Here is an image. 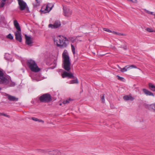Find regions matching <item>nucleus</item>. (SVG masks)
<instances>
[{
	"label": "nucleus",
	"instance_id": "f03ea898",
	"mask_svg": "<svg viewBox=\"0 0 155 155\" xmlns=\"http://www.w3.org/2000/svg\"><path fill=\"white\" fill-rule=\"evenodd\" d=\"M54 41L58 47L62 48H66L68 42L66 37L61 35L58 36L56 38H54Z\"/></svg>",
	"mask_w": 155,
	"mask_h": 155
},
{
	"label": "nucleus",
	"instance_id": "c03bdc74",
	"mask_svg": "<svg viewBox=\"0 0 155 155\" xmlns=\"http://www.w3.org/2000/svg\"><path fill=\"white\" fill-rule=\"evenodd\" d=\"M154 15H155V16H154V17H155V14Z\"/></svg>",
	"mask_w": 155,
	"mask_h": 155
},
{
	"label": "nucleus",
	"instance_id": "c9c22d12",
	"mask_svg": "<svg viewBox=\"0 0 155 155\" xmlns=\"http://www.w3.org/2000/svg\"><path fill=\"white\" fill-rule=\"evenodd\" d=\"M25 9H26V10L27 11V12H29V8L27 6L26 7V8Z\"/></svg>",
	"mask_w": 155,
	"mask_h": 155
},
{
	"label": "nucleus",
	"instance_id": "a19ab883",
	"mask_svg": "<svg viewBox=\"0 0 155 155\" xmlns=\"http://www.w3.org/2000/svg\"><path fill=\"white\" fill-rule=\"evenodd\" d=\"M71 38V39H70V40H72V39H73V38Z\"/></svg>",
	"mask_w": 155,
	"mask_h": 155
},
{
	"label": "nucleus",
	"instance_id": "aec40b11",
	"mask_svg": "<svg viewBox=\"0 0 155 155\" xmlns=\"http://www.w3.org/2000/svg\"><path fill=\"white\" fill-rule=\"evenodd\" d=\"M75 78H76V79L71 80L70 81V84H78V80L77 78L75 77Z\"/></svg>",
	"mask_w": 155,
	"mask_h": 155
},
{
	"label": "nucleus",
	"instance_id": "423d86ee",
	"mask_svg": "<svg viewBox=\"0 0 155 155\" xmlns=\"http://www.w3.org/2000/svg\"><path fill=\"white\" fill-rule=\"evenodd\" d=\"M64 15L65 16H69L71 15L72 12L69 7L66 6H63Z\"/></svg>",
	"mask_w": 155,
	"mask_h": 155
},
{
	"label": "nucleus",
	"instance_id": "9b49d317",
	"mask_svg": "<svg viewBox=\"0 0 155 155\" xmlns=\"http://www.w3.org/2000/svg\"><path fill=\"white\" fill-rule=\"evenodd\" d=\"M46 152L48 153V154L52 155H61V152L58 150H53L52 151L47 150Z\"/></svg>",
	"mask_w": 155,
	"mask_h": 155
},
{
	"label": "nucleus",
	"instance_id": "c756f323",
	"mask_svg": "<svg viewBox=\"0 0 155 155\" xmlns=\"http://www.w3.org/2000/svg\"><path fill=\"white\" fill-rule=\"evenodd\" d=\"M103 30L104 31L108 32L109 33L112 32V31H111L107 28H103Z\"/></svg>",
	"mask_w": 155,
	"mask_h": 155
},
{
	"label": "nucleus",
	"instance_id": "dca6fc26",
	"mask_svg": "<svg viewBox=\"0 0 155 155\" xmlns=\"http://www.w3.org/2000/svg\"><path fill=\"white\" fill-rule=\"evenodd\" d=\"M123 98L125 101L130 100L133 101L134 100V98L130 95H126L123 97Z\"/></svg>",
	"mask_w": 155,
	"mask_h": 155
},
{
	"label": "nucleus",
	"instance_id": "79ce46f5",
	"mask_svg": "<svg viewBox=\"0 0 155 155\" xmlns=\"http://www.w3.org/2000/svg\"><path fill=\"white\" fill-rule=\"evenodd\" d=\"M1 90V88L0 87V91Z\"/></svg>",
	"mask_w": 155,
	"mask_h": 155
},
{
	"label": "nucleus",
	"instance_id": "393cba45",
	"mask_svg": "<svg viewBox=\"0 0 155 155\" xmlns=\"http://www.w3.org/2000/svg\"><path fill=\"white\" fill-rule=\"evenodd\" d=\"M117 79L118 80H120V81L123 82L124 81H125V80L124 78L122 77H120L119 75H117Z\"/></svg>",
	"mask_w": 155,
	"mask_h": 155
},
{
	"label": "nucleus",
	"instance_id": "20e7f679",
	"mask_svg": "<svg viewBox=\"0 0 155 155\" xmlns=\"http://www.w3.org/2000/svg\"><path fill=\"white\" fill-rule=\"evenodd\" d=\"M26 64L32 71L38 72L40 71V68H39L37 63L34 60L31 59L28 60Z\"/></svg>",
	"mask_w": 155,
	"mask_h": 155
},
{
	"label": "nucleus",
	"instance_id": "5701e85b",
	"mask_svg": "<svg viewBox=\"0 0 155 155\" xmlns=\"http://www.w3.org/2000/svg\"><path fill=\"white\" fill-rule=\"evenodd\" d=\"M71 50L72 51V53L74 55L75 53V48H74V46L72 45H71Z\"/></svg>",
	"mask_w": 155,
	"mask_h": 155
},
{
	"label": "nucleus",
	"instance_id": "ea45409f",
	"mask_svg": "<svg viewBox=\"0 0 155 155\" xmlns=\"http://www.w3.org/2000/svg\"><path fill=\"white\" fill-rule=\"evenodd\" d=\"M75 39H74L72 40V41H73V42H74V41H75Z\"/></svg>",
	"mask_w": 155,
	"mask_h": 155
},
{
	"label": "nucleus",
	"instance_id": "2f4dec72",
	"mask_svg": "<svg viewBox=\"0 0 155 155\" xmlns=\"http://www.w3.org/2000/svg\"><path fill=\"white\" fill-rule=\"evenodd\" d=\"M2 115L5 116L6 117H7L8 118H10V116L9 115H7V114L4 113H1L0 114V116Z\"/></svg>",
	"mask_w": 155,
	"mask_h": 155
},
{
	"label": "nucleus",
	"instance_id": "e433bc0d",
	"mask_svg": "<svg viewBox=\"0 0 155 155\" xmlns=\"http://www.w3.org/2000/svg\"><path fill=\"white\" fill-rule=\"evenodd\" d=\"M117 35H124V34L122 33L118 32Z\"/></svg>",
	"mask_w": 155,
	"mask_h": 155
},
{
	"label": "nucleus",
	"instance_id": "f8f14e48",
	"mask_svg": "<svg viewBox=\"0 0 155 155\" xmlns=\"http://www.w3.org/2000/svg\"><path fill=\"white\" fill-rule=\"evenodd\" d=\"M48 8H49V7L48 5H46L45 8H44V7H42L40 10V12H41V13H46L48 12L51 10L52 7H51L49 9H48Z\"/></svg>",
	"mask_w": 155,
	"mask_h": 155
},
{
	"label": "nucleus",
	"instance_id": "f257e3e1",
	"mask_svg": "<svg viewBox=\"0 0 155 155\" xmlns=\"http://www.w3.org/2000/svg\"><path fill=\"white\" fill-rule=\"evenodd\" d=\"M63 58V68L67 71L71 70V62L70 61L69 57L67 50H64L62 54Z\"/></svg>",
	"mask_w": 155,
	"mask_h": 155
},
{
	"label": "nucleus",
	"instance_id": "72a5a7b5",
	"mask_svg": "<svg viewBox=\"0 0 155 155\" xmlns=\"http://www.w3.org/2000/svg\"><path fill=\"white\" fill-rule=\"evenodd\" d=\"M120 48H124V50H126L127 49V45H125L124 46H121L119 47Z\"/></svg>",
	"mask_w": 155,
	"mask_h": 155
},
{
	"label": "nucleus",
	"instance_id": "412c9836",
	"mask_svg": "<svg viewBox=\"0 0 155 155\" xmlns=\"http://www.w3.org/2000/svg\"><path fill=\"white\" fill-rule=\"evenodd\" d=\"M31 119L35 121H38L39 122H41L43 123H44V121L40 119H39L35 117H32Z\"/></svg>",
	"mask_w": 155,
	"mask_h": 155
},
{
	"label": "nucleus",
	"instance_id": "f3484780",
	"mask_svg": "<svg viewBox=\"0 0 155 155\" xmlns=\"http://www.w3.org/2000/svg\"><path fill=\"white\" fill-rule=\"evenodd\" d=\"M143 92L147 95L154 96V95L153 94V93L149 91L148 90L146 89H143Z\"/></svg>",
	"mask_w": 155,
	"mask_h": 155
},
{
	"label": "nucleus",
	"instance_id": "c85d7f7f",
	"mask_svg": "<svg viewBox=\"0 0 155 155\" xmlns=\"http://www.w3.org/2000/svg\"><path fill=\"white\" fill-rule=\"evenodd\" d=\"M146 30L149 32H155V31H154V30L151 28H147L146 29Z\"/></svg>",
	"mask_w": 155,
	"mask_h": 155
},
{
	"label": "nucleus",
	"instance_id": "58836bf2",
	"mask_svg": "<svg viewBox=\"0 0 155 155\" xmlns=\"http://www.w3.org/2000/svg\"><path fill=\"white\" fill-rule=\"evenodd\" d=\"M153 13L152 12H150V14L151 15H154V14H153Z\"/></svg>",
	"mask_w": 155,
	"mask_h": 155
},
{
	"label": "nucleus",
	"instance_id": "4468645a",
	"mask_svg": "<svg viewBox=\"0 0 155 155\" xmlns=\"http://www.w3.org/2000/svg\"><path fill=\"white\" fill-rule=\"evenodd\" d=\"M25 37L26 40L25 43L27 45H30L31 44L33 43V42L31 39L30 37L26 35H25Z\"/></svg>",
	"mask_w": 155,
	"mask_h": 155
},
{
	"label": "nucleus",
	"instance_id": "b1692460",
	"mask_svg": "<svg viewBox=\"0 0 155 155\" xmlns=\"http://www.w3.org/2000/svg\"><path fill=\"white\" fill-rule=\"evenodd\" d=\"M133 68H137V67L136 66L134 65H128V67L127 68L128 69H130Z\"/></svg>",
	"mask_w": 155,
	"mask_h": 155
},
{
	"label": "nucleus",
	"instance_id": "2eb2a0df",
	"mask_svg": "<svg viewBox=\"0 0 155 155\" xmlns=\"http://www.w3.org/2000/svg\"><path fill=\"white\" fill-rule=\"evenodd\" d=\"M14 24L15 27L17 30L16 31H21L19 24L16 20H15L14 21Z\"/></svg>",
	"mask_w": 155,
	"mask_h": 155
},
{
	"label": "nucleus",
	"instance_id": "7c9ffc66",
	"mask_svg": "<svg viewBox=\"0 0 155 155\" xmlns=\"http://www.w3.org/2000/svg\"><path fill=\"white\" fill-rule=\"evenodd\" d=\"M5 2H2L0 5V8H2L3 7L5 4Z\"/></svg>",
	"mask_w": 155,
	"mask_h": 155
},
{
	"label": "nucleus",
	"instance_id": "7ed1b4c3",
	"mask_svg": "<svg viewBox=\"0 0 155 155\" xmlns=\"http://www.w3.org/2000/svg\"><path fill=\"white\" fill-rule=\"evenodd\" d=\"M0 84L8 85L10 87L15 86V83L13 82H10V81L7 77L5 75L3 71L0 70Z\"/></svg>",
	"mask_w": 155,
	"mask_h": 155
},
{
	"label": "nucleus",
	"instance_id": "ddd939ff",
	"mask_svg": "<svg viewBox=\"0 0 155 155\" xmlns=\"http://www.w3.org/2000/svg\"><path fill=\"white\" fill-rule=\"evenodd\" d=\"M7 96L8 99L10 101H18V98L16 97L15 96H12L8 94H7Z\"/></svg>",
	"mask_w": 155,
	"mask_h": 155
},
{
	"label": "nucleus",
	"instance_id": "37998d69",
	"mask_svg": "<svg viewBox=\"0 0 155 155\" xmlns=\"http://www.w3.org/2000/svg\"><path fill=\"white\" fill-rule=\"evenodd\" d=\"M60 105H61V104H60Z\"/></svg>",
	"mask_w": 155,
	"mask_h": 155
},
{
	"label": "nucleus",
	"instance_id": "cd10ccee",
	"mask_svg": "<svg viewBox=\"0 0 155 155\" xmlns=\"http://www.w3.org/2000/svg\"><path fill=\"white\" fill-rule=\"evenodd\" d=\"M71 100V99H69L68 100H67L66 101H63V103L64 104H68L70 102V101Z\"/></svg>",
	"mask_w": 155,
	"mask_h": 155
},
{
	"label": "nucleus",
	"instance_id": "f704fd0d",
	"mask_svg": "<svg viewBox=\"0 0 155 155\" xmlns=\"http://www.w3.org/2000/svg\"><path fill=\"white\" fill-rule=\"evenodd\" d=\"M144 11L147 13L149 14H150V12L146 10V9H144Z\"/></svg>",
	"mask_w": 155,
	"mask_h": 155
},
{
	"label": "nucleus",
	"instance_id": "1a4fd4ad",
	"mask_svg": "<svg viewBox=\"0 0 155 155\" xmlns=\"http://www.w3.org/2000/svg\"><path fill=\"white\" fill-rule=\"evenodd\" d=\"M16 40L20 42H22L21 31H16L15 33Z\"/></svg>",
	"mask_w": 155,
	"mask_h": 155
},
{
	"label": "nucleus",
	"instance_id": "9d476101",
	"mask_svg": "<svg viewBox=\"0 0 155 155\" xmlns=\"http://www.w3.org/2000/svg\"><path fill=\"white\" fill-rule=\"evenodd\" d=\"M61 25L60 22L59 21H56L53 24H50L48 25V27L51 28H56L60 27Z\"/></svg>",
	"mask_w": 155,
	"mask_h": 155
},
{
	"label": "nucleus",
	"instance_id": "6ab92c4d",
	"mask_svg": "<svg viewBox=\"0 0 155 155\" xmlns=\"http://www.w3.org/2000/svg\"><path fill=\"white\" fill-rule=\"evenodd\" d=\"M148 86L149 89L153 91H155V86L151 83H149Z\"/></svg>",
	"mask_w": 155,
	"mask_h": 155
},
{
	"label": "nucleus",
	"instance_id": "4be33fe9",
	"mask_svg": "<svg viewBox=\"0 0 155 155\" xmlns=\"http://www.w3.org/2000/svg\"><path fill=\"white\" fill-rule=\"evenodd\" d=\"M128 67V66H126L124 68H120V71L121 72H124L127 71V70L128 69L127 68Z\"/></svg>",
	"mask_w": 155,
	"mask_h": 155
},
{
	"label": "nucleus",
	"instance_id": "bb28decb",
	"mask_svg": "<svg viewBox=\"0 0 155 155\" xmlns=\"http://www.w3.org/2000/svg\"><path fill=\"white\" fill-rule=\"evenodd\" d=\"M7 38L10 40H12L13 39V37L11 34H9L7 36Z\"/></svg>",
	"mask_w": 155,
	"mask_h": 155
},
{
	"label": "nucleus",
	"instance_id": "4c0bfd02",
	"mask_svg": "<svg viewBox=\"0 0 155 155\" xmlns=\"http://www.w3.org/2000/svg\"><path fill=\"white\" fill-rule=\"evenodd\" d=\"M114 34H116V35H117V34H118V32H117L116 31H112V32Z\"/></svg>",
	"mask_w": 155,
	"mask_h": 155
},
{
	"label": "nucleus",
	"instance_id": "6e6552de",
	"mask_svg": "<svg viewBox=\"0 0 155 155\" xmlns=\"http://www.w3.org/2000/svg\"><path fill=\"white\" fill-rule=\"evenodd\" d=\"M61 76L63 78L68 77L71 79H75V77L71 73H69L67 71H64L61 74Z\"/></svg>",
	"mask_w": 155,
	"mask_h": 155
},
{
	"label": "nucleus",
	"instance_id": "a211bd4d",
	"mask_svg": "<svg viewBox=\"0 0 155 155\" xmlns=\"http://www.w3.org/2000/svg\"><path fill=\"white\" fill-rule=\"evenodd\" d=\"M147 107L149 110H153L155 111V103L150 105H147Z\"/></svg>",
	"mask_w": 155,
	"mask_h": 155
},
{
	"label": "nucleus",
	"instance_id": "473e14b6",
	"mask_svg": "<svg viewBox=\"0 0 155 155\" xmlns=\"http://www.w3.org/2000/svg\"><path fill=\"white\" fill-rule=\"evenodd\" d=\"M37 3V5H39L41 2V0H35Z\"/></svg>",
	"mask_w": 155,
	"mask_h": 155
},
{
	"label": "nucleus",
	"instance_id": "0eeeda50",
	"mask_svg": "<svg viewBox=\"0 0 155 155\" xmlns=\"http://www.w3.org/2000/svg\"><path fill=\"white\" fill-rule=\"evenodd\" d=\"M17 1L20 10L21 11L24 10L27 6L26 3L23 0H17Z\"/></svg>",
	"mask_w": 155,
	"mask_h": 155
},
{
	"label": "nucleus",
	"instance_id": "a878e982",
	"mask_svg": "<svg viewBox=\"0 0 155 155\" xmlns=\"http://www.w3.org/2000/svg\"><path fill=\"white\" fill-rule=\"evenodd\" d=\"M100 96L102 102L103 103H104L105 102L104 94L101 95H100Z\"/></svg>",
	"mask_w": 155,
	"mask_h": 155
},
{
	"label": "nucleus",
	"instance_id": "39448f33",
	"mask_svg": "<svg viewBox=\"0 0 155 155\" xmlns=\"http://www.w3.org/2000/svg\"><path fill=\"white\" fill-rule=\"evenodd\" d=\"M39 101L41 103H48L52 101V97L49 93L44 94L39 97Z\"/></svg>",
	"mask_w": 155,
	"mask_h": 155
}]
</instances>
